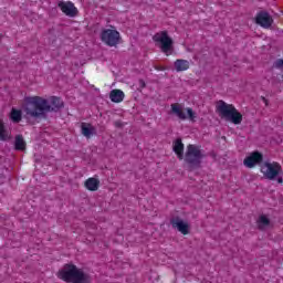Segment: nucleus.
Returning <instances> with one entry per match:
<instances>
[{"instance_id":"obj_1","label":"nucleus","mask_w":283,"mask_h":283,"mask_svg":"<svg viewBox=\"0 0 283 283\" xmlns=\"http://www.w3.org/2000/svg\"><path fill=\"white\" fill-rule=\"evenodd\" d=\"M24 101L27 103L24 112L28 118H41L48 112H59L64 107L63 101L56 96L51 97V105L41 96L25 97Z\"/></svg>"},{"instance_id":"obj_2","label":"nucleus","mask_w":283,"mask_h":283,"mask_svg":"<svg viewBox=\"0 0 283 283\" xmlns=\"http://www.w3.org/2000/svg\"><path fill=\"white\" fill-rule=\"evenodd\" d=\"M57 277L67 283H91L92 277L83 269H78L72 263H66L57 272Z\"/></svg>"},{"instance_id":"obj_3","label":"nucleus","mask_w":283,"mask_h":283,"mask_svg":"<svg viewBox=\"0 0 283 283\" xmlns=\"http://www.w3.org/2000/svg\"><path fill=\"white\" fill-rule=\"evenodd\" d=\"M216 109L220 118L233 123V125H240L242 123V115L233 104H227V102L220 99L217 102Z\"/></svg>"},{"instance_id":"obj_4","label":"nucleus","mask_w":283,"mask_h":283,"mask_svg":"<svg viewBox=\"0 0 283 283\" xmlns=\"http://www.w3.org/2000/svg\"><path fill=\"white\" fill-rule=\"evenodd\" d=\"M206 155L202 154V149L198 145L189 144L185 154V163L190 169H200L202 165V158Z\"/></svg>"},{"instance_id":"obj_5","label":"nucleus","mask_w":283,"mask_h":283,"mask_svg":"<svg viewBox=\"0 0 283 283\" xmlns=\"http://www.w3.org/2000/svg\"><path fill=\"white\" fill-rule=\"evenodd\" d=\"M153 41L160 44L159 48L166 56H171V54H174V40L169 36L167 31L156 33L153 36Z\"/></svg>"},{"instance_id":"obj_6","label":"nucleus","mask_w":283,"mask_h":283,"mask_svg":"<svg viewBox=\"0 0 283 283\" xmlns=\"http://www.w3.org/2000/svg\"><path fill=\"white\" fill-rule=\"evenodd\" d=\"M186 112L187 113H185V107L182 106V104L174 103L170 105L169 114L171 116H176L177 118H179V120H187V118H189L191 123H196V118H198V115L196 114V112H193V108L188 107L186 108Z\"/></svg>"},{"instance_id":"obj_7","label":"nucleus","mask_w":283,"mask_h":283,"mask_svg":"<svg viewBox=\"0 0 283 283\" xmlns=\"http://www.w3.org/2000/svg\"><path fill=\"white\" fill-rule=\"evenodd\" d=\"M282 171V166L279 163H265L261 166V172L263 174L264 178L268 180H275L280 172Z\"/></svg>"},{"instance_id":"obj_8","label":"nucleus","mask_w":283,"mask_h":283,"mask_svg":"<svg viewBox=\"0 0 283 283\" xmlns=\"http://www.w3.org/2000/svg\"><path fill=\"white\" fill-rule=\"evenodd\" d=\"M101 41L109 48H115L120 42V33L116 30L104 29L101 32Z\"/></svg>"},{"instance_id":"obj_9","label":"nucleus","mask_w":283,"mask_h":283,"mask_svg":"<svg viewBox=\"0 0 283 283\" xmlns=\"http://www.w3.org/2000/svg\"><path fill=\"white\" fill-rule=\"evenodd\" d=\"M263 161H264V155H262V153L255 150V151L251 153L250 156H248L243 160V165L245 167H248L249 169H253V167H255V165H262Z\"/></svg>"},{"instance_id":"obj_10","label":"nucleus","mask_w":283,"mask_h":283,"mask_svg":"<svg viewBox=\"0 0 283 283\" xmlns=\"http://www.w3.org/2000/svg\"><path fill=\"white\" fill-rule=\"evenodd\" d=\"M255 23L256 25H261V28L269 30V28L273 25V17L266 11H260L255 17Z\"/></svg>"},{"instance_id":"obj_11","label":"nucleus","mask_w":283,"mask_h":283,"mask_svg":"<svg viewBox=\"0 0 283 283\" xmlns=\"http://www.w3.org/2000/svg\"><path fill=\"white\" fill-rule=\"evenodd\" d=\"M170 224L172 229H177V231H179V233H182V235H189V222L184 221L180 217L171 218Z\"/></svg>"},{"instance_id":"obj_12","label":"nucleus","mask_w":283,"mask_h":283,"mask_svg":"<svg viewBox=\"0 0 283 283\" xmlns=\"http://www.w3.org/2000/svg\"><path fill=\"white\" fill-rule=\"evenodd\" d=\"M60 10H62L63 13L66 14V17H77L78 15V9L74 7V3L67 1V2H60L59 4Z\"/></svg>"},{"instance_id":"obj_13","label":"nucleus","mask_w":283,"mask_h":283,"mask_svg":"<svg viewBox=\"0 0 283 283\" xmlns=\"http://www.w3.org/2000/svg\"><path fill=\"white\" fill-rule=\"evenodd\" d=\"M172 151H175V154L177 155V158L179 160H184L185 159V144H182V139L181 138H177L174 142Z\"/></svg>"},{"instance_id":"obj_14","label":"nucleus","mask_w":283,"mask_h":283,"mask_svg":"<svg viewBox=\"0 0 283 283\" xmlns=\"http://www.w3.org/2000/svg\"><path fill=\"white\" fill-rule=\"evenodd\" d=\"M81 134L82 136H85V138H92L94 134H96V127H94L90 123H81Z\"/></svg>"},{"instance_id":"obj_15","label":"nucleus","mask_w":283,"mask_h":283,"mask_svg":"<svg viewBox=\"0 0 283 283\" xmlns=\"http://www.w3.org/2000/svg\"><path fill=\"white\" fill-rule=\"evenodd\" d=\"M109 98L112 103H123L125 98V93L120 90H113L111 91Z\"/></svg>"},{"instance_id":"obj_16","label":"nucleus","mask_w":283,"mask_h":283,"mask_svg":"<svg viewBox=\"0 0 283 283\" xmlns=\"http://www.w3.org/2000/svg\"><path fill=\"white\" fill-rule=\"evenodd\" d=\"M85 187H86V189H88V191H98V187H101V180H98L94 177L88 178L85 181Z\"/></svg>"},{"instance_id":"obj_17","label":"nucleus","mask_w":283,"mask_h":283,"mask_svg":"<svg viewBox=\"0 0 283 283\" xmlns=\"http://www.w3.org/2000/svg\"><path fill=\"white\" fill-rule=\"evenodd\" d=\"M256 224L260 231H264L271 226V219H269L265 214H261L256 221Z\"/></svg>"},{"instance_id":"obj_18","label":"nucleus","mask_w":283,"mask_h":283,"mask_svg":"<svg viewBox=\"0 0 283 283\" xmlns=\"http://www.w3.org/2000/svg\"><path fill=\"white\" fill-rule=\"evenodd\" d=\"M25 139H23V135H17L14 140V149L17 151H25Z\"/></svg>"},{"instance_id":"obj_19","label":"nucleus","mask_w":283,"mask_h":283,"mask_svg":"<svg viewBox=\"0 0 283 283\" xmlns=\"http://www.w3.org/2000/svg\"><path fill=\"white\" fill-rule=\"evenodd\" d=\"M175 70H176V72H185V71L189 70V61L176 60L175 61Z\"/></svg>"},{"instance_id":"obj_20","label":"nucleus","mask_w":283,"mask_h":283,"mask_svg":"<svg viewBox=\"0 0 283 283\" xmlns=\"http://www.w3.org/2000/svg\"><path fill=\"white\" fill-rule=\"evenodd\" d=\"M23 118V113L17 108H12L10 113V119L12 123H21V119Z\"/></svg>"},{"instance_id":"obj_21","label":"nucleus","mask_w":283,"mask_h":283,"mask_svg":"<svg viewBox=\"0 0 283 283\" xmlns=\"http://www.w3.org/2000/svg\"><path fill=\"white\" fill-rule=\"evenodd\" d=\"M0 140H10V135L8 134V129H6L3 119H0Z\"/></svg>"},{"instance_id":"obj_22","label":"nucleus","mask_w":283,"mask_h":283,"mask_svg":"<svg viewBox=\"0 0 283 283\" xmlns=\"http://www.w3.org/2000/svg\"><path fill=\"white\" fill-rule=\"evenodd\" d=\"M274 67H276V70H282L283 71V60L279 59L274 62Z\"/></svg>"},{"instance_id":"obj_23","label":"nucleus","mask_w":283,"mask_h":283,"mask_svg":"<svg viewBox=\"0 0 283 283\" xmlns=\"http://www.w3.org/2000/svg\"><path fill=\"white\" fill-rule=\"evenodd\" d=\"M155 70H157L158 72H165V70H167V67L161 66V65H155Z\"/></svg>"},{"instance_id":"obj_24","label":"nucleus","mask_w":283,"mask_h":283,"mask_svg":"<svg viewBox=\"0 0 283 283\" xmlns=\"http://www.w3.org/2000/svg\"><path fill=\"white\" fill-rule=\"evenodd\" d=\"M139 87L142 90H145V87H147V84L145 83V80H139Z\"/></svg>"},{"instance_id":"obj_25","label":"nucleus","mask_w":283,"mask_h":283,"mask_svg":"<svg viewBox=\"0 0 283 283\" xmlns=\"http://www.w3.org/2000/svg\"><path fill=\"white\" fill-rule=\"evenodd\" d=\"M261 101H263V103L265 104V106L269 107V99H266V97L261 96Z\"/></svg>"},{"instance_id":"obj_26","label":"nucleus","mask_w":283,"mask_h":283,"mask_svg":"<svg viewBox=\"0 0 283 283\" xmlns=\"http://www.w3.org/2000/svg\"><path fill=\"white\" fill-rule=\"evenodd\" d=\"M277 182H279V185H282V182H283L282 177H277Z\"/></svg>"},{"instance_id":"obj_27","label":"nucleus","mask_w":283,"mask_h":283,"mask_svg":"<svg viewBox=\"0 0 283 283\" xmlns=\"http://www.w3.org/2000/svg\"><path fill=\"white\" fill-rule=\"evenodd\" d=\"M116 127H120V123L116 122L115 123Z\"/></svg>"}]
</instances>
